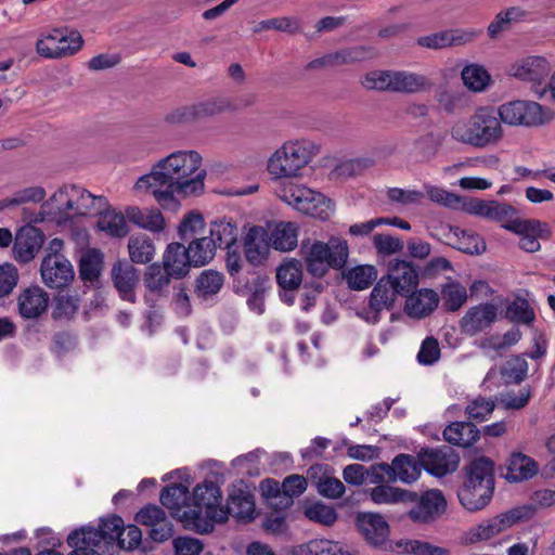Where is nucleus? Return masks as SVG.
Here are the masks:
<instances>
[{
    "instance_id": "f257e3e1",
    "label": "nucleus",
    "mask_w": 555,
    "mask_h": 555,
    "mask_svg": "<svg viewBox=\"0 0 555 555\" xmlns=\"http://www.w3.org/2000/svg\"><path fill=\"white\" fill-rule=\"evenodd\" d=\"M202 156L196 151H177L160 159L152 171L142 176L137 189L153 190L164 208L177 205L175 193L183 196L201 195L205 188L206 170L201 169Z\"/></svg>"
},
{
    "instance_id": "f03ea898",
    "label": "nucleus",
    "mask_w": 555,
    "mask_h": 555,
    "mask_svg": "<svg viewBox=\"0 0 555 555\" xmlns=\"http://www.w3.org/2000/svg\"><path fill=\"white\" fill-rule=\"evenodd\" d=\"M354 526L365 544L377 552L398 555H449L448 548L429 542L411 539H390V526L385 517L376 512H358Z\"/></svg>"
},
{
    "instance_id": "7ed1b4c3",
    "label": "nucleus",
    "mask_w": 555,
    "mask_h": 555,
    "mask_svg": "<svg viewBox=\"0 0 555 555\" xmlns=\"http://www.w3.org/2000/svg\"><path fill=\"white\" fill-rule=\"evenodd\" d=\"M125 524L120 516L101 518L99 526H82L67 537L68 555H114L124 547Z\"/></svg>"
},
{
    "instance_id": "20e7f679",
    "label": "nucleus",
    "mask_w": 555,
    "mask_h": 555,
    "mask_svg": "<svg viewBox=\"0 0 555 555\" xmlns=\"http://www.w3.org/2000/svg\"><path fill=\"white\" fill-rule=\"evenodd\" d=\"M495 463L480 455L463 467L464 481L457 491L462 506L469 512L485 508L492 500L495 487Z\"/></svg>"
},
{
    "instance_id": "39448f33",
    "label": "nucleus",
    "mask_w": 555,
    "mask_h": 555,
    "mask_svg": "<svg viewBox=\"0 0 555 555\" xmlns=\"http://www.w3.org/2000/svg\"><path fill=\"white\" fill-rule=\"evenodd\" d=\"M299 254L307 273L312 279L322 280L330 270L341 272L349 259V244L340 236L332 235L326 242L305 240Z\"/></svg>"
},
{
    "instance_id": "423d86ee",
    "label": "nucleus",
    "mask_w": 555,
    "mask_h": 555,
    "mask_svg": "<svg viewBox=\"0 0 555 555\" xmlns=\"http://www.w3.org/2000/svg\"><path fill=\"white\" fill-rule=\"evenodd\" d=\"M502 120L498 111L481 106L466 120L451 128L453 140L477 149L496 145L503 138Z\"/></svg>"
},
{
    "instance_id": "0eeeda50",
    "label": "nucleus",
    "mask_w": 555,
    "mask_h": 555,
    "mask_svg": "<svg viewBox=\"0 0 555 555\" xmlns=\"http://www.w3.org/2000/svg\"><path fill=\"white\" fill-rule=\"evenodd\" d=\"M191 494L189 488L182 483H172L166 486L159 495V501L163 506L170 511V515L183 524L188 530H192L198 534H206L214 531V525L209 521L203 520L201 511L185 509L183 506H189Z\"/></svg>"
},
{
    "instance_id": "6e6552de",
    "label": "nucleus",
    "mask_w": 555,
    "mask_h": 555,
    "mask_svg": "<svg viewBox=\"0 0 555 555\" xmlns=\"http://www.w3.org/2000/svg\"><path fill=\"white\" fill-rule=\"evenodd\" d=\"M319 153V147L309 141L285 143L268 162V171L275 178L297 177L299 171Z\"/></svg>"
},
{
    "instance_id": "1a4fd4ad",
    "label": "nucleus",
    "mask_w": 555,
    "mask_h": 555,
    "mask_svg": "<svg viewBox=\"0 0 555 555\" xmlns=\"http://www.w3.org/2000/svg\"><path fill=\"white\" fill-rule=\"evenodd\" d=\"M502 122L509 126L541 127L551 122L554 113L534 101L515 100L498 108Z\"/></svg>"
},
{
    "instance_id": "9d476101",
    "label": "nucleus",
    "mask_w": 555,
    "mask_h": 555,
    "mask_svg": "<svg viewBox=\"0 0 555 555\" xmlns=\"http://www.w3.org/2000/svg\"><path fill=\"white\" fill-rule=\"evenodd\" d=\"M282 199L298 211L323 220L328 218V210L333 206L332 201L322 193L301 185L284 189Z\"/></svg>"
},
{
    "instance_id": "9b49d317",
    "label": "nucleus",
    "mask_w": 555,
    "mask_h": 555,
    "mask_svg": "<svg viewBox=\"0 0 555 555\" xmlns=\"http://www.w3.org/2000/svg\"><path fill=\"white\" fill-rule=\"evenodd\" d=\"M417 459L422 463V469L438 478L455 472L460 464L459 454L449 446L422 448L417 452Z\"/></svg>"
},
{
    "instance_id": "f8f14e48",
    "label": "nucleus",
    "mask_w": 555,
    "mask_h": 555,
    "mask_svg": "<svg viewBox=\"0 0 555 555\" xmlns=\"http://www.w3.org/2000/svg\"><path fill=\"white\" fill-rule=\"evenodd\" d=\"M255 509L254 494L241 486L233 485L229 490L227 505L219 507L217 524L225 522L230 515L237 520L250 522L255 519Z\"/></svg>"
},
{
    "instance_id": "ddd939ff",
    "label": "nucleus",
    "mask_w": 555,
    "mask_h": 555,
    "mask_svg": "<svg viewBox=\"0 0 555 555\" xmlns=\"http://www.w3.org/2000/svg\"><path fill=\"white\" fill-rule=\"evenodd\" d=\"M304 260L286 258L276 268V283L280 287L279 296L282 302L293 306L296 299V292L304 282Z\"/></svg>"
},
{
    "instance_id": "4468645a",
    "label": "nucleus",
    "mask_w": 555,
    "mask_h": 555,
    "mask_svg": "<svg viewBox=\"0 0 555 555\" xmlns=\"http://www.w3.org/2000/svg\"><path fill=\"white\" fill-rule=\"evenodd\" d=\"M111 280L121 300L135 304L138 300L135 289L140 283V271L133 262L127 259H117L111 269Z\"/></svg>"
},
{
    "instance_id": "2eb2a0df",
    "label": "nucleus",
    "mask_w": 555,
    "mask_h": 555,
    "mask_svg": "<svg viewBox=\"0 0 555 555\" xmlns=\"http://www.w3.org/2000/svg\"><path fill=\"white\" fill-rule=\"evenodd\" d=\"M251 279L241 276L233 281V292L240 296H248L247 305L250 310L262 314L264 297L270 288V278L267 274L251 272Z\"/></svg>"
},
{
    "instance_id": "dca6fc26",
    "label": "nucleus",
    "mask_w": 555,
    "mask_h": 555,
    "mask_svg": "<svg viewBox=\"0 0 555 555\" xmlns=\"http://www.w3.org/2000/svg\"><path fill=\"white\" fill-rule=\"evenodd\" d=\"M40 274L49 288L63 289L75 278L73 264L65 256L46 255L41 261Z\"/></svg>"
},
{
    "instance_id": "f3484780",
    "label": "nucleus",
    "mask_w": 555,
    "mask_h": 555,
    "mask_svg": "<svg viewBox=\"0 0 555 555\" xmlns=\"http://www.w3.org/2000/svg\"><path fill=\"white\" fill-rule=\"evenodd\" d=\"M478 35L479 31L476 30L449 28L418 37L416 44L429 50H443L470 43Z\"/></svg>"
},
{
    "instance_id": "a211bd4d",
    "label": "nucleus",
    "mask_w": 555,
    "mask_h": 555,
    "mask_svg": "<svg viewBox=\"0 0 555 555\" xmlns=\"http://www.w3.org/2000/svg\"><path fill=\"white\" fill-rule=\"evenodd\" d=\"M222 492L220 487L214 480L205 479L198 483L191 495L192 505L197 507L196 511L206 508V516L203 520L209 521L215 526L219 517V507H221Z\"/></svg>"
},
{
    "instance_id": "6ab92c4d",
    "label": "nucleus",
    "mask_w": 555,
    "mask_h": 555,
    "mask_svg": "<svg viewBox=\"0 0 555 555\" xmlns=\"http://www.w3.org/2000/svg\"><path fill=\"white\" fill-rule=\"evenodd\" d=\"M386 278H389L395 292L401 297L416 291L420 283L417 267L412 261L402 259L389 261Z\"/></svg>"
},
{
    "instance_id": "aec40b11",
    "label": "nucleus",
    "mask_w": 555,
    "mask_h": 555,
    "mask_svg": "<svg viewBox=\"0 0 555 555\" xmlns=\"http://www.w3.org/2000/svg\"><path fill=\"white\" fill-rule=\"evenodd\" d=\"M498 320V307L492 302L479 304L470 307L460 320L461 332L474 336L487 328Z\"/></svg>"
},
{
    "instance_id": "412c9836",
    "label": "nucleus",
    "mask_w": 555,
    "mask_h": 555,
    "mask_svg": "<svg viewBox=\"0 0 555 555\" xmlns=\"http://www.w3.org/2000/svg\"><path fill=\"white\" fill-rule=\"evenodd\" d=\"M376 467L386 473L389 481L399 479L408 485L416 481L422 474V463L418 459L405 453L396 455L391 464L376 463Z\"/></svg>"
},
{
    "instance_id": "4be33fe9",
    "label": "nucleus",
    "mask_w": 555,
    "mask_h": 555,
    "mask_svg": "<svg viewBox=\"0 0 555 555\" xmlns=\"http://www.w3.org/2000/svg\"><path fill=\"white\" fill-rule=\"evenodd\" d=\"M162 264L173 280L185 279L194 268L185 242H171L163 254Z\"/></svg>"
},
{
    "instance_id": "5701e85b",
    "label": "nucleus",
    "mask_w": 555,
    "mask_h": 555,
    "mask_svg": "<svg viewBox=\"0 0 555 555\" xmlns=\"http://www.w3.org/2000/svg\"><path fill=\"white\" fill-rule=\"evenodd\" d=\"M44 240L46 235L41 229L30 224L22 227L16 233L13 247L15 259L22 263L31 261L41 249Z\"/></svg>"
},
{
    "instance_id": "b1692460",
    "label": "nucleus",
    "mask_w": 555,
    "mask_h": 555,
    "mask_svg": "<svg viewBox=\"0 0 555 555\" xmlns=\"http://www.w3.org/2000/svg\"><path fill=\"white\" fill-rule=\"evenodd\" d=\"M501 476L508 482H521L533 478L539 472L538 462L522 452H512L505 465L499 466Z\"/></svg>"
},
{
    "instance_id": "393cba45",
    "label": "nucleus",
    "mask_w": 555,
    "mask_h": 555,
    "mask_svg": "<svg viewBox=\"0 0 555 555\" xmlns=\"http://www.w3.org/2000/svg\"><path fill=\"white\" fill-rule=\"evenodd\" d=\"M104 269V253L99 248H88L78 261L79 279L83 282L82 294L91 286H101Z\"/></svg>"
},
{
    "instance_id": "a878e982",
    "label": "nucleus",
    "mask_w": 555,
    "mask_h": 555,
    "mask_svg": "<svg viewBox=\"0 0 555 555\" xmlns=\"http://www.w3.org/2000/svg\"><path fill=\"white\" fill-rule=\"evenodd\" d=\"M245 259L253 266L263 264L269 253V232L261 225H253L243 238Z\"/></svg>"
},
{
    "instance_id": "bb28decb",
    "label": "nucleus",
    "mask_w": 555,
    "mask_h": 555,
    "mask_svg": "<svg viewBox=\"0 0 555 555\" xmlns=\"http://www.w3.org/2000/svg\"><path fill=\"white\" fill-rule=\"evenodd\" d=\"M404 312L412 319L422 320L430 315L439 305V296L431 288H421L404 296Z\"/></svg>"
},
{
    "instance_id": "cd10ccee",
    "label": "nucleus",
    "mask_w": 555,
    "mask_h": 555,
    "mask_svg": "<svg viewBox=\"0 0 555 555\" xmlns=\"http://www.w3.org/2000/svg\"><path fill=\"white\" fill-rule=\"evenodd\" d=\"M416 508L409 512V516L413 520L427 521L435 516L442 514L447 507V501L439 489H433L417 495Z\"/></svg>"
},
{
    "instance_id": "c85d7f7f",
    "label": "nucleus",
    "mask_w": 555,
    "mask_h": 555,
    "mask_svg": "<svg viewBox=\"0 0 555 555\" xmlns=\"http://www.w3.org/2000/svg\"><path fill=\"white\" fill-rule=\"evenodd\" d=\"M49 305V295L39 286L26 288L18 297V312L24 319H36Z\"/></svg>"
},
{
    "instance_id": "c756f323",
    "label": "nucleus",
    "mask_w": 555,
    "mask_h": 555,
    "mask_svg": "<svg viewBox=\"0 0 555 555\" xmlns=\"http://www.w3.org/2000/svg\"><path fill=\"white\" fill-rule=\"evenodd\" d=\"M442 436L450 444L467 449L479 439L480 430L469 421L453 422L443 429Z\"/></svg>"
},
{
    "instance_id": "7c9ffc66",
    "label": "nucleus",
    "mask_w": 555,
    "mask_h": 555,
    "mask_svg": "<svg viewBox=\"0 0 555 555\" xmlns=\"http://www.w3.org/2000/svg\"><path fill=\"white\" fill-rule=\"evenodd\" d=\"M209 237L214 238L216 247H235L237 243L238 229L232 218H220L209 222Z\"/></svg>"
},
{
    "instance_id": "2f4dec72",
    "label": "nucleus",
    "mask_w": 555,
    "mask_h": 555,
    "mask_svg": "<svg viewBox=\"0 0 555 555\" xmlns=\"http://www.w3.org/2000/svg\"><path fill=\"white\" fill-rule=\"evenodd\" d=\"M224 285L222 272L206 269L203 270L194 281V294L201 300H208L217 296Z\"/></svg>"
},
{
    "instance_id": "473e14b6",
    "label": "nucleus",
    "mask_w": 555,
    "mask_h": 555,
    "mask_svg": "<svg viewBox=\"0 0 555 555\" xmlns=\"http://www.w3.org/2000/svg\"><path fill=\"white\" fill-rule=\"evenodd\" d=\"M376 485L369 491L370 498L375 504L413 503L417 500V493L414 491L383 485V482Z\"/></svg>"
},
{
    "instance_id": "72a5a7b5",
    "label": "nucleus",
    "mask_w": 555,
    "mask_h": 555,
    "mask_svg": "<svg viewBox=\"0 0 555 555\" xmlns=\"http://www.w3.org/2000/svg\"><path fill=\"white\" fill-rule=\"evenodd\" d=\"M194 268L208 266L216 257L217 247L212 237L197 236L185 242Z\"/></svg>"
},
{
    "instance_id": "f704fd0d",
    "label": "nucleus",
    "mask_w": 555,
    "mask_h": 555,
    "mask_svg": "<svg viewBox=\"0 0 555 555\" xmlns=\"http://www.w3.org/2000/svg\"><path fill=\"white\" fill-rule=\"evenodd\" d=\"M340 275L350 289L363 291L369 288L377 279V270L372 264H359L350 269L345 267Z\"/></svg>"
},
{
    "instance_id": "c9c22d12",
    "label": "nucleus",
    "mask_w": 555,
    "mask_h": 555,
    "mask_svg": "<svg viewBox=\"0 0 555 555\" xmlns=\"http://www.w3.org/2000/svg\"><path fill=\"white\" fill-rule=\"evenodd\" d=\"M551 70L550 63L543 56H528L516 68L515 77L525 80L541 83L547 77Z\"/></svg>"
},
{
    "instance_id": "e433bc0d",
    "label": "nucleus",
    "mask_w": 555,
    "mask_h": 555,
    "mask_svg": "<svg viewBox=\"0 0 555 555\" xmlns=\"http://www.w3.org/2000/svg\"><path fill=\"white\" fill-rule=\"evenodd\" d=\"M172 279L173 276L164 270L162 263L154 262L147 266L143 274V284L147 292L156 293L157 296H167Z\"/></svg>"
},
{
    "instance_id": "4c0bfd02",
    "label": "nucleus",
    "mask_w": 555,
    "mask_h": 555,
    "mask_svg": "<svg viewBox=\"0 0 555 555\" xmlns=\"http://www.w3.org/2000/svg\"><path fill=\"white\" fill-rule=\"evenodd\" d=\"M502 317L515 324L532 326L535 320V312L525 297L517 295L512 301L507 300Z\"/></svg>"
},
{
    "instance_id": "58836bf2",
    "label": "nucleus",
    "mask_w": 555,
    "mask_h": 555,
    "mask_svg": "<svg viewBox=\"0 0 555 555\" xmlns=\"http://www.w3.org/2000/svg\"><path fill=\"white\" fill-rule=\"evenodd\" d=\"M130 261L133 263H150L155 256V245L146 234L130 236L128 241Z\"/></svg>"
},
{
    "instance_id": "ea45409f",
    "label": "nucleus",
    "mask_w": 555,
    "mask_h": 555,
    "mask_svg": "<svg viewBox=\"0 0 555 555\" xmlns=\"http://www.w3.org/2000/svg\"><path fill=\"white\" fill-rule=\"evenodd\" d=\"M397 296L399 294L395 292V286L389 278L384 275L377 281L370 294L369 307H377V309L382 307L390 311L395 308Z\"/></svg>"
},
{
    "instance_id": "a19ab883",
    "label": "nucleus",
    "mask_w": 555,
    "mask_h": 555,
    "mask_svg": "<svg viewBox=\"0 0 555 555\" xmlns=\"http://www.w3.org/2000/svg\"><path fill=\"white\" fill-rule=\"evenodd\" d=\"M379 470L376 464L365 468L362 464H349L343 470L344 480L351 486H361L367 479L371 483H382L385 481V476L377 474Z\"/></svg>"
},
{
    "instance_id": "79ce46f5",
    "label": "nucleus",
    "mask_w": 555,
    "mask_h": 555,
    "mask_svg": "<svg viewBox=\"0 0 555 555\" xmlns=\"http://www.w3.org/2000/svg\"><path fill=\"white\" fill-rule=\"evenodd\" d=\"M126 216L130 222L150 231L159 232L165 227V219L158 209L144 214L139 207L130 206L126 209Z\"/></svg>"
},
{
    "instance_id": "37998d69",
    "label": "nucleus",
    "mask_w": 555,
    "mask_h": 555,
    "mask_svg": "<svg viewBox=\"0 0 555 555\" xmlns=\"http://www.w3.org/2000/svg\"><path fill=\"white\" fill-rule=\"evenodd\" d=\"M269 241L276 250H293L298 242L297 227L292 222H280L269 235Z\"/></svg>"
},
{
    "instance_id": "c03bdc74",
    "label": "nucleus",
    "mask_w": 555,
    "mask_h": 555,
    "mask_svg": "<svg viewBox=\"0 0 555 555\" xmlns=\"http://www.w3.org/2000/svg\"><path fill=\"white\" fill-rule=\"evenodd\" d=\"M282 501L271 503L272 506L280 509H286L294 503V498L300 496L308 487L307 478L302 475L293 474L284 478Z\"/></svg>"
},
{
    "instance_id": "a18cd8bd",
    "label": "nucleus",
    "mask_w": 555,
    "mask_h": 555,
    "mask_svg": "<svg viewBox=\"0 0 555 555\" xmlns=\"http://www.w3.org/2000/svg\"><path fill=\"white\" fill-rule=\"evenodd\" d=\"M450 231L459 240V245L453 246L467 255H481L486 251L487 245L479 234L472 230H464L459 227H450Z\"/></svg>"
},
{
    "instance_id": "49530a36",
    "label": "nucleus",
    "mask_w": 555,
    "mask_h": 555,
    "mask_svg": "<svg viewBox=\"0 0 555 555\" xmlns=\"http://www.w3.org/2000/svg\"><path fill=\"white\" fill-rule=\"evenodd\" d=\"M96 228L112 237L121 238L129 233L125 216L114 209L101 214L96 222Z\"/></svg>"
},
{
    "instance_id": "de8ad7c7",
    "label": "nucleus",
    "mask_w": 555,
    "mask_h": 555,
    "mask_svg": "<svg viewBox=\"0 0 555 555\" xmlns=\"http://www.w3.org/2000/svg\"><path fill=\"white\" fill-rule=\"evenodd\" d=\"M68 191L78 194L76 201V215L89 216L90 208L94 204V194L77 184H64L61 186L50 198V201H57L64 195L68 194Z\"/></svg>"
},
{
    "instance_id": "09e8293b",
    "label": "nucleus",
    "mask_w": 555,
    "mask_h": 555,
    "mask_svg": "<svg viewBox=\"0 0 555 555\" xmlns=\"http://www.w3.org/2000/svg\"><path fill=\"white\" fill-rule=\"evenodd\" d=\"M206 222L203 215L196 210L186 212L178 224L177 233L182 242H186L197 234L202 233L205 229Z\"/></svg>"
},
{
    "instance_id": "8fccbe9b",
    "label": "nucleus",
    "mask_w": 555,
    "mask_h": 555,
    "mask_svg": "<svg viewBox=\"0 0 555 555\" xmlns=\"http://www.w3.org/2000/svg\"><path fill=\"white\" fill-rule=\"evenodd\" d=\"M426 85L425 76L406 72H392V92L414 93L424 89Z\"/></svg>"
},
{
    "instance_id": "3c124183",
    "label": "nucleus",
    "mask_w": 555,
    "mask_h": 555,
    "mask_svg": "<svg viewBox=\"0 0 555 555\" xmlns=\"http://www.w3.org/2000/svg\"><path fill=\"white\" fill-rule=\"evenodd\" d=\"M60 29H53L51 34L36 42V51L40 56L47 59H61L69 56L70 51L67 48L60 47Z\"/></svg>"
},
{
    "instance_id": "603ef678",
    "label": "nucleus",
    "mask_w": 555,
    "mask_h": 555,
    "mask_svg": "<svg viewBox=\"0 0 555 555\" xmlns=\"http://www.w3.org/2000/svg\"><path fill=\"white\" fill-rule=\"evenodd\" d=\"M443 308L448 312L457 311L467 300L466 288L457 281L446 284L441 289Z\"/></svg>"
},
{
    "instance_id": "864d4df0",
    "label": "nucleus",
    "mask_w": 555,
    "mask_h": 555,
    "mask_svg": "<svg viewBox=\"0 0 555 555\" xmlns=\"http://www.w3.org/2000/svg\"><path fill=\"white\" fill-rule=\"evenodd\" d=\"M461 76L465 87L478 92L483 91L491 80L489 73L477 64L465 66Z\"/></svg>"
},
{
    "instance_id": "5fc2aeb1",
    "label": "nucleus",
    "mask_w": 555,
    "mask_h": 555,
    "mask_svg": "<svg viewBox=\"0 0 555 555\" xmlns=\"http://www.w3.org/2000/svg\"><path fill=\"white\" fill-rule=\"evenodd\" d=\"M528 372V363L521 356H514L501 367L500 373L506 384H520Z\"/></svg>"
},
{
    "instance_id": "6e6d98bb",
    "label": "nucleus",
    "mask_w": 555,
    "mask_h": 555,
    "mask_svg": "<svg viewBox=\"0 0 555 555\" xmlns=\"http://www.w3.org/2000/svg\"><path fill=\"white\" fill-rule=\"evenodd\" d=\"M535 514L537 509L534 505L525 504L521 506L511 508L504 513H501L496 515V518L502 530L504 531L518 522L530 520L531 518L534 517Z\"/></svg>"
},
{
    "instance_id": "4d7b16f0",
    "label": "nucleus",
    "mask_w": 555,
    "mask_h": 555,
    "mask_svg": "<svg viewBox=\"0 0 555 555\" xmlns=\"http://www.w3.org/2000/svg\"><path fill=\"white\" fill-rule=\"evenodd\" d=\"M55 305L51 317L53 320H72L79 309L80 296L77 295H57L54 298Z\"/></svg>"
},
{
    "instance_id": "13d9d810",
    "label": "nucleus",
    "mask_w": 555,
    "mask_h": 555,
    "mask_svg": "<svg viewBox=\"0 0 555 555\" xmlns=\"http://www.w3.org/2000/svg\"><path fill=\"white\" fill-rule=\"evenodd\" d=\"M197 120L214 117L228 109H232V104L228 98L217 96L201 101L194 104Z\"/></svg>"
},
{
    "instance_id": "bf43d9fd",
    "label": "nucleus",
    "mask_w": 555,
    "mask_h": 555,
    "mask_svg": "<svg viewBox=\"0 0 555 555\" xmlns=\"http://www.w3.org/2000/svg\"><path fill=\"white\" fill-rule=\"evenodd\" d=\"M501 532H503V530L496 516H494L470 529L466 542L474 544L480 541H487Z\"/></svg>"
},
{
    "instance_id": "052dcab7",
    "label": "nucleus",
    "mask_w": 555,
    "mask_h": 555,
    "mask_svg": "<svg viewBox=\"0 0 555 555\" xmlns=\"http://www.w3.org/2000/svg\"><path fill=\"white\" fill-rule=\"evenodd\" d=\"M305 516L314 522L323 526H332L338 518L336 509L322 502H315L305 508Z\"/></svg>"
},
{
    "instance_id": "680f3d73",
    "label": "nucleus",
    "mask_w": 555,
    "mask_h": 555,
    "mask_svg": "<svg viewBox=\"0 0 555 555\" xmlns=\"http://www.w3.org/2000/svg\"><path fill=\"white\" fill-rule=\"evenodd\" d=\"M78 336L72 331L55 332L52 337L51 351L57 357L63 358L66 353L76 349Z\"/></svg>"
},
{
    "instance_id": "e2e57ef3",
    "label": "nucleus",
    "mask_w": 555,
    "mask_h": 555,
    "mask_svg": "<svg viewBox=\"0 0 555 555\" xmlns=\"http://www.w3.org/2000/svg\"><path fill=\"white\" fill-rule=\"evenodd\" d=\"M270 29L284 31L288 34H296L300 30V27L297 20L284 16L263 20L254 27L253 31L257 34Z\"/></svg>"
},
{
    "instance_id": "0e129e2a",
    "label": "nucleus",
    "mask_w": 555,
    "mask_h": 555,
    "mask_svg": "<svg viewBox=\"0 0 555 555\" xmlns=\"http://www.w3.org/2000/svg\"><path fill=\"white\" fill-rule=\"evenodd\" d=\"M338 65L362 62L376 55L375 49L366 46H354L336 52Z\"/></svg>"
},
{
    "instance_id": "69168bd1",
    "label": "nucleus",
    "mask_w": 555,
    "mask_h": 555,
    "mask_svg": "<svg viewBox=\"0 0 555 555\" xmlns=\"http://www.w3.org/2000/svg\"><path fill=\"white\" fill-rule=\"evenodd\" d=\"M495 404L491 399L477 398L472 401L465 409V413L467 414L469 420H474L476 422H483L492 414L494 411Z\"/></svg>"
},
{
    "instance_id": "338daca9",
    "label": "nucleus",
    "mask_w": 555,
    "mask_h": 555,
    "mask_svg": "<svg viewBox=\"0 0 555 555\" xmlns=\"http://www.w3.org/2000/svg\"><path fill=\"white\" fill-rule=\"evenodd\" d=\"M373 244L377 254L385 256L400 253L404 247L402 240L389 234H375L373 237Z\"/></svg>"
},
{
    "instance_id": "774afa93",
    "label": "nucleus",
    "mask_w": 555,
    "mask_h": 555,
    "mask_svg": "<svg viewBox=\"0 0 555 555\" xmlns=\"http://www.w3.org/2000/svg\"><path fill=\"white\" fill-rule=\"evenodd\" d=\"M172 544L175 555H199L204 548L203 542L192 537H178Z\"/></svg>"
}]
</instances>
